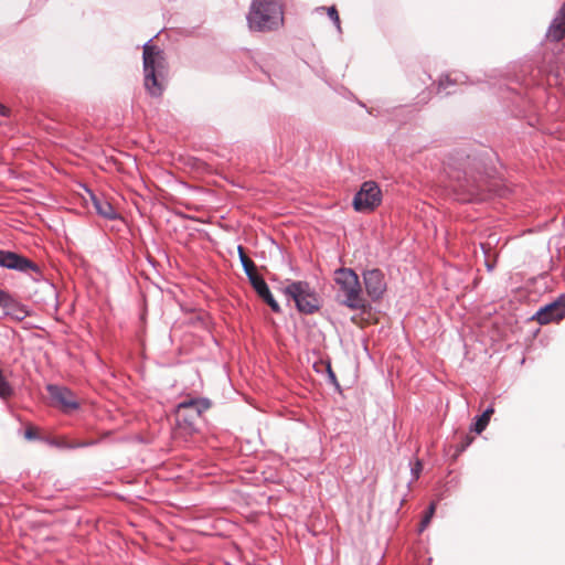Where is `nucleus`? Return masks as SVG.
<instances>
[{"instance_id": "f257e3e1", "label": "nucleus", "mask_w": 565, "mask_h": 565, "mask_svg": "<svg viewBox=\"0 0 565 565\" xmlns=\"http://www.w3.org/2000/svg\"><path fill=\"white\" fill-rule=\"evenodd\" d=\"M252 31H271L278 29L284 21L280 0H253L246 17Z\"/></svg>"}, {"instance_id": "f03ea898", "label": "nucleus", "mask_w": 565, "mask_h": 565, "mask_svg": "<svg viewBox=\"0 0 565 565\" xmlns=\"http://www.w3.org/2000/svg\"><path fill=\"white\" fill-rule=\"evenodd\" d=\"M142 49L145 87L152 97H159L163 90L159 77L163 76L166 70L164 52L152 44V39L148 40Z\"/></svg>"}, {"instance_id": "7ed1b4c3", "label": "nucleus", "mask_w": 565, "mask_h": 565, "mask_svg": "<svg viewBox=\"0 0 565 565\" xmlns=\"http://www.w3.org/2000/svg\"><path fill=\"white\" fill-rule=\"evenodd\" d=\"M334 282L339 287L340 302L351 310L365 311L370 305L362 295L360 280L351 268H339L334 271Z\"/></svg>"}, {"instance_id": "20e7f679", "label": "nucleus", "mask_w": 565, "mask_h": 565, "mask_svg": "<svg viewBox=\"0 0 565 565\" xmlns=\"http://www.w3.org/2000/svg\"><path fill=\"white\" fill-rule=\"evenodd\" d=\"M285 292L292 298L300 312L313 313L319 309V299L308 282H291L285 288Z\"/></svg>"}, {"instance_id": "39448f33", "label": "nucleus", "mask_w": 565, "mask_h": 565, "mask_svg": "<svg viewBox=\"0 0 565 565\" xmlns=\"http://www.w3.org/2000/svg\"><path fill=\"white\" fill-rule=\"evenodd\" d=\"M381 190L373 181H366L353 198V207L356 212L374 210L381 203Z\"/></svg>"}, {"instance_id": "423d86ee", "label": "nucleus", "mask_w": 565, "mask_h": 565, "mask_svg": "<svg viewBox=\"0 0 565 565\" xmlns=\"http://www.w3.org/2000/svg\"><path fill=\"white\" fill-rule=\"evenodd\" d=\"M46 390L52 399V405L64 413H71L79 407L78 398L67 387L51 384L47 385Z\"/></svg>"}, {"instance_id": "0eeeda50", "label": "nucleus", "mask_w": 565, "mask_h": 565, "mask_svg": "<svg viewBox=\"0 0 565 565\" xmlns=\"http://www.w3.org/2000/svg\"><path fill=\"white\" fill-rule=\"evenodd\" d=\"M365 290L372 300H380L386 291L384 274L377 269H369L363 273Z\"/></svg>"}, {"instance_id": "6e6552de", "label": "nucleus", "mask_w": 565, "mask_h": 565, "mask_svg": "<svg viewBox=\"0 0 565 565\" xmlns=\"http://www.w3.org/2000/svg\"><path fill=\"white\" fill-rule=\"evenodd\" d=\"M0 266L19 271H39V266L32 260L12 252L0 249Z\"/></svg>"}, {"instance_id": "1a4fd4ad", "label": "nucleus", "mask_w": 565, "mask_h": 565, "mask_svg": "<svg viewBox=\"0 0 565 565\" xmlns=\"http://www.w3.org/2000/svg\"><path fill=\"white\" fill-rule=\"evenodd\" d=\"M565 317V297L558 298L556 301L541 308L535 319L540 324H547L552 321H559Z\"/></svg>"}, {"instance_id": "9d476101", "label": "nucleus", "mask_w": 565, "mask_h": 565, "mask_svg": "<svg viewBox=\"0 0 565 565\" xmlns=\"http://www.w3.org/2000/svg\"><path fill=\"white\" fill-rule=\"evenodd\" d=\"M545 36L550 42L554 43H557L565 38V2L556 11L547 28Z\"/></svg>"}, {"instance_id": "9b49d317", "label": "nucleus", "mask_w": 565, "mask_h": 565, "mask_svg": "<svg viewBox=\"0 0 565 565\" xmlns=\"http://www.w3.org/2000/svg\"><path fill=\"white\" fill-rule=\"evenodd\" d=\"M89 195L93 206L98 215L106 220H116L118 217V213L114 206L103 195H96L92 192Z\"/></svg>"}, {"instance_id": "f8f14e48", "label": "nucleus", "mask_w": 565, "mask_h": 565, "mask_svg": "<svg viewBox=\"0 0 565 565\" xmlns=\"http://www.w3.org/2000/svg\"><path fill=\"white\" fill-rule=\"evenodd\" d=\"M460 188L468 192L470 195L469 200H483L482 195V185L479 181H477L473 177H468V173L465 172V180L460 183Z\"/></svg>"}, {"instance_id": "ddd939ff", "label": "nucleus", "mask_w": 565, "mask_h": 565, "mask_svg": "<svg viewBox=\"0 0 565 565\" xmlns=\"http://www.w3.org/2000/svg\"><path fill=\"white\" fill-rule=\"evenodd\" d=\"M210 407H211V402L206 398L189 399V401L182 402L179 405V409H186V408L194 409L198 416H200L203 412L207 411Z\"/></svg>"}, {"instance_id": "4468645a", "label": "nucleus", "mask_w": 565, "mask_h": 565, "mask_svg": "<svg viewBox=\"0 0 565 565\" xmlns=\"http://www.w3.org/2000/svg\"><path fill=\"white\" fill-rule=\"evenodd\" d=\"M467 78L465 74H456L454 77L449 74L441 76L438 82V92L446 90L451 85L463 83Z\"/></svg>"}, {"instance_id": "2eb2a0df", "label": "nucleus", "mask_w": 565, "mask_h": 565, "mask_svg": "<svg viewBox=\"0 0 565 565\" xmlns=\"http://www.w3.org/2000/svg\"><path fill=\"white\" fill-rule=\"evenodd\" d=\"M4 313L19 321L23 320L28 316L25 307L19 303L15 299L11 302L10 307L4 310Z\"/></svg>"}, {"instance_id": "dca6fc26", "label": "nucleus", "mask_w": 565, "mask_h": 565, "mask_svg": "<svg viewBox=\"0 0 565 565\" xmlns=\"http://www.w3.org/2000/svg\"><path fill=\"white\" fill-rule=\"evenodd\" d=\"M238 256L248 279L258 274L255 263L246 255L245 249H238Z\"/></svg>"}, {"instance_id": "f3484780", "label": "nucleus", "mask_w": 565, "mask_h": 565, "mask_svg": "<svg viewBox=\"0 0 565 565\" xmlns=\"http://www.w3.org/2000/svg\"><path fill=\"white\" fill-rule=\"evenodd\" d=\"M493 413H494V409L492 407L486 409L482 413V415L477 418V420L472 427V430L476 431L477 434H481L488 426Z\"/></svg>"}, {"instance_id": "a211bd4d", "label": "nucleus", "mask_w": 565, "mask_h": 565, "mask_svg": "<svg viewBox=\"0 0 565 565\" xmlns=\"http://www.w3.org/2000/svg\"><path fill=\"white\" fill-rule=\"evenodd\" d=\"M13 395L14 388L4 376L3 371L0 369V397L2 399H8Z\"/></svg>"}, {"instance_id": "6ab92c4d", "label": "nucleus", "mask_w": 565, "mask_h": 565, "mask_svg": "<svg viewBox=\"0 0 565 565\" xmlns=\"http://www.w3.org/2000/svg\"><path fill=\"white\" fill-rule=\"evenodd\" d=\"M249 282L259 297H262L264 294H266L269 290L266 281L258 274L250 277Z\"/></svg>"}, {"instance_id": "aec40b11", "label": "nucleus", "mask_w": 565, "mask_h": 565, "mask_svg": "<svg viewBox=\"0 0 565 565\" xmlns=\"http://www.w3.org/2000/svg\"><path fill=\"white\" fill-rule=\"evenodd\" d=\"M484 265L489 271L495 267L498 254L495 249H483Z\"/></svg>"}, {"instance_id": "412c9836", "label": "nucleus", "mask_w": 565, "mask_h": 565, "mask_svg": "<svg viewBox=\"0 0 565 565\" xmlns=\"http://www.w3.org/2000/svg\"><path fill=\"white\" fill-rule=\"evenodd\" d=\"M435 511H436V503L431 502L425 516L423 518V520L420 522V525H419L420 532L424 531L428 526L431 518L434 516Z\"/></svg>"}, {"instance_id": "4be33fe9", "label": "nucleus", "mask_w": 565, "mask_h": 565, "mask_svg": "<svg viewBox=\"0 0 565 565\" xmlns=\"http://www.w3.org/2000/svg\"><path fill=\"white\" fill-rule=\"evenodd\" d=\"M260 298L271 308L273 311H275V312L280 311V307L277 303V301L274 299L270 290H268L266 294H264Z\"/></svg>"}, {"instance_id": "5701e85b", "label": "nucleus", "mask_w": 565, "mask_h": 565, "mask_svg": "<svg viewBox=\"0 0 565 565\" xmlns=\"http://www.w3.org/2000/svg\"><path fill=\"white\" fill-rule=\"evenodd\" d=\"M14 299L12 298V296L10 294H8L7 291L4 290H0V308L3 309V311L10 307L11 302L13 301Z\"/></svg>"}, {"instance_id": "b1692460", "label": "nucleus", "mask_w": 565, "mask_h": 565, "mask_svg": "<svg viewBox=\"0 0 565 565\" xmlns=\"http://www.w3.org/2000/svg\"><path fill=\"white\" fill-rule=\"evenodd\" d=\"M51 445L63 448H72L74 447L70 444L64 437L55 438L50 441Z\"/></svg>"}, {"instance_id": "393cba45", "label": "nucleus", "mask_w": 565, "mask_h": 565, "mask_svg": "<svg viewBox=\"0 0 565 565\" xmlns=\"http://www.w3.org/2000/svg\"><path fill=\"white\" fill-rule=\"evenodd\" d=\"M328 15L334 22L337 28L340 29V18H339V14H338V11H337L335 7H330L328 9Z\"/></svg>"}, {"instance_id": "a878e982", "label": "nucleus", "mask_w": 565, "mask_h": 565, "mask_svg": "<svg viewBox=\"0 0 565 565\" xmlns=\"http://www.w3.org/2000/svg\"><path fill=\"white\" fill-rule=\"evenodd\" d=\"M25 438L26 439H35L38 438V428L30 425L25 429Z\"/></svg>"}, {"instance_id": "bb28decb", "label": "nucleus", "mask_w": 565, "mask_h": 565, "mask_svg": "<svg viewBox=\"0 0 565 565\" xmlns=\"http://www.w3.org/2000/svg\"><path fill=\"white\" fill-rule=\"evenodd\" d=\"M473 439L475 438L472 436L466 435L463 437L462 443L460 444V446L458 448V451H463L473 441Z\"/></svg>"}, {"instance_id": "cd10ccee", "label": "nucleus", "mask_w": 565, "mask_h": 565, "mask_svg": "<svg viewBox=\"0 0 565 565\" xmlns=\"http://www.w3.org/2000/svg\"><path fill=\"white\" fill-rule=\"evenodd\" d=\"M422 469H423V465H422V462H420V461H416V463H415V466H414V468H413V473H414V476H415V478H416V479L418 478V476H419V473H420Z\"/></svg>"}, {"instance_id": "c85d7f7f", "label": "nucleus", "mask_w": 565, "mask_h": 565, "mask_svg": "<svg viewBox=\"0 0 565 565\" xmlns=\"http://www.w3.org/2000/svg\"><path fill=\"white\" fill-rule=\"evenodd\" d=\"M9 113V109L4 105L0 104V117H8Z\"/></svg>"}, {"instance_id": "c756f323", "label": "nucleus", "mask_w": 565, "mask_h": 565, "mask_svg": "<svg viewBox=\"0 0 565 565\" xmlns=\"http://www.w3.org/2000/svg\"><path fill=\"white\" fill-rule=\"evenodd\" d=\"M479 247H481V248H484V247H492V242H491V241H488L487 243H480V244H479Z\"/></svg>"}, {"instance_id": "7c9ffc66", "label": "nucleus", "mask_w": 565, "mask_h": 565, "mask_svg": "<svg viewBox=\"0 0 565 565\" xmlns=\"http://www.w3.org/2000/svg\"><path fill=\"white\" fill-rule=\"evenodd\" d=\"M328 373H329V376L331 377V380H332L333 382H335V375H334V373L332 372V370H331V366H330V365H328Z\"/></svg>"}, {"instance_id": "2f4dec72", "label": "nucleus", "mask_w": 565, "mask_h": 565, "mask_svg": "<svg viewBox=\"0 0 565 565\" xmlns=\"http://www.w3.org/2000/svg\"><path fill=\"white\" fill-rule=\"evenodd\" d=\"M328 373H329V376L331 377V380H332L333 382H335V375H334V373L332 372V370H331V366H330V365H328Z\"/></svg>"}, {"instance_id": "473e14b6", "label": "nucleus", "mask_w": 565, "mask_h": 565, "mask_svg": "<svg viewBox=\"0 0 565 565\" xmlns=\"http://www.w3.org/2000/svg\"><path fill=\"white\" fill-rule=\"evenodd\" d=\"M145 256L147 257V259H148L150 263H152V262H153V260H152L151 255H150V254H149V252H148V249H145Z\"/></svg>"}]
</instances>
